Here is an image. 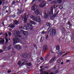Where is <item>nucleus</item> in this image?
Listing matches in <instances>:
<instances>
[{
  "instance_id": "obj_1",
  "label": "nucleus",
  "mask_w": 74,
  "mask_h": 74,
  "mask_svg": "<svg viewBox=\"0 0 74 74\" xmlns=\"http://www.w3.org/2000/svg\"><path fill=\"white\" fill-rule=\"evenodd\" d=\"M52 28H51L49 31V32H51V30H52V32H51V34L52 35V36H55V35H56L57 34L56 33V30L54 29H52Z\"/></svg>"
},
{
  "instance_id": "obj_2",
  "label": "nucleus",
  "mask_w": 74,
  "mask_h": 74,
  "mask_svg": "<svg viewBox=\"0 0 74 74\" xmlns=\"http://www.w3.org/2000/svg\"><path fill=\"white\" fill-rule=\"evenodd\" d=\"M13 41L14 44H15L19 42V39L16 37L15 38L13 39Z\"/></svg>"
},
{
  "instance_id": "obj_3",
  "label": "nucleus",
  "mask_w": 74,
  "mask_h": 74,
  "mask_svg": "<svg viewBox=\"0 0 74 74\" xmlns=\"http://www.w3.org/2000/svg\"><path fill=\"white\" fill-rule=\"evenodd\" d=\"M45 5V1H42L40 4L39 5V7H44Z\"/></svg>"
},
{
  "instance_id": "obj_4",
  "label": "nucleus",
  "mask_w": 74,
  "mask_h": 74,
  "mask_svg": "<svg viewBox=\"0 0 74 74\" xmlns=\"http://www.w3.org/2000/svg\"><path fill=\"white\" fill-rule=\"evenodd\" d=\"M35 21L38 22H41V17L40 16H38L35 19Z\"/></svg>"
},
{
  "instance_id": "obj_5",
  "label": "nucleus",
  "mask_w": 74,
  "mask_h": 74,
  "mask_svg": "<svg viewBox=\"0 0 74 74\" xmlns=\"http://www.w3.org/2000/svg\"><path fill=\"white\" fill-rule=\"evenodd\" d=\"M24 16L25 17L24 18V22L25 23H26V22H27V16L26 15V14L25 13L24 14Z\"/></svg>"
},
{
  "instance_id": "obj_6",
  "label": "nucleus",
  "mask_w": 74,
  "mask_h": 74,
  "mask_svg": "<svg viewBox=\"0 0 74 74\" xmlns=\"http://www.w3.org/2000/svg\"><path fill=\"white\" fill-rule=\"evenodd\" d=\"M48 50V46L47 45H45L43 47V51L44 52H46Z\"/></svg>"
},
{
  "instance_id": "obj_7",
  "label": "nucleus",
  "mask_w": 74,
  "mask_h": 74,
  "mask_svg": "<svg viewBox=\"0 0 74 74\" xmlns=\"http://www.w3.org/2000/svg\"><path fill=\"white\" fill-rule=\"evenodd\" d=\"M37 7H38L37 5H36V4L34 5L31 8L32 10H33V11H35L36 9V8H37Z\"/></svg>"
},
{
  "instance_id": "obj_8",
  "label": "nucleus",
  "mask_w": 74,
  "mask_h": 74,
  "mask_svg": "<svg viewBox=\"0 0 74 74\" xmlns=\"http://www.w3.org/2000/svg\"><path fill=\"white\" fill-rule=\"evenodd\" d=\"M18 12H17V14L19 15V14H21L22 13V8H20V9H18Z\"/></svg>"
},
{
  "instance_id": "obj_9",
  "label": "nucleus",
  "mask_w": 74,
  "mask_h": 74,
  "mask_svg": "<svg viewBox=\"0 0 74 74\" xmlns=\"http://www.w3.org/2000/svg\"><path fill=\"white\" fill-rule=\"evenodd\" d=\"M8 27H10L11 30H12V29L15 27V25H14V24H11L8 26Z\"/></svg>"
},
{
  "instance_id": "obj_10",
  "label": "nucleus",
  "mask_w": 74,
  "mask_h": 74,
  "mask_svg": "<svg viewBox=\"0 0 74 74\" xmlns=\"http://www.w3.org/2000/svg\"><path fill=\"white\" fill-rule=\"evenodd\" d=\"M13 25H18V24L19 23V21H17L16 20H15L14 21H13Z\"/></svg>"
},
{
  "instance_id": "obj_11",
  "label": "nucleus",
  "mask_w": 74,
  "mask_h": 74,
  "mask_svg": "<svg viewBox=\"0 0 74 74\" xmlns=\"http://www.w3.org/2000/svg\"><path fill=\"white\" fill-rule=\"evenodd\" d=\"M15 47L16 49H20L21 48V46L19 45H15Z\"/></svg>"
},
{
  "instance_id": "obj_12",
  "label": "nucleus",
  "mask_w": 74,
  "mask_h": 74,
  "mask_svg": "<svg viewBox=\"0 0 74 74\" xmlns=\"http://www.w3.org/2000/svg\"><path fill=\"white\" fill-rule=\"evenodd\" d=\"M27 26L30 30L33 29V26H32V25H30L29 23H28L27 24Z\"/></svg>"
},
{
  "instance_id": "obj_13",
  "label": "nucleus",
  "mask_w": 74,
  "mask_h": 74,
  "mask_svg": "<svg viewBox=\"0 0 74 74\" xmlns=\"http://www.w3.org/2000/svg\"><path fill=\"white\" fill-rule=\"evenodd\" d=\"M5 42V40L4 39H2L1 40H0V44H3Z\"/></svg>"
},
{
  "instance_id": "obj_14",
  "label": "nucleus",
  "mask_w": 74,
  "mask_h": 74,
  "mask_svg": "<svg viewBox=\"0 0 74 74\" xmlns=\"http://www.w3.org/2000/svg\"><path fill=\"white\" fill-rule=\"evenodd\" d=\"M59 12V10H58L56 14H53L52 16V17L55 18V17L58 14Z\"/></svg>"
},
{
  "instance_id": "obj_15",
  "label": "nucleus",
  "mask_w": 74,
  "mask_h": 74,
  "mask_svg": "<svg viewBox=\"0 0 74 74\" xmlns=\"http://www.w3.org/2000/svg\"><path fill=\"white\" fill-rule=\"evenodd\" d=\"M23 28L24 29L27 30H29V28H28V27L27 26V25H24Z\"/></svg>"
},
{
  "instance_id": "obj_16",
  "label": "nucleus",
  "mask_w": 74,
  "mask_h": 74,
  "mask_svg": "<svg viewBox=\"0 0 74 74\" xmlns=\"http://www.w3.org/2000/svg\"><path fill=\"white\" fill-rule=\"evenodd\" d=\"M63 54V52L61 51H59L58 52V57L60 56L61 55H62Z\"/></svg>"
},
{
  "instance_id": "obj_17",
  "label": "nucleus",
  "mask_w": 74,
  "mask_h": 74,
  "mask_svg": "<svg viewBox=\"0 0 74 74\" xmlns=\"http://www.w3.org/2000/svg\"><path fill=\"white\" fill-rule=\"evenodd\" d=\"M36 18L34 17V16H31V18L33 21H35Z\"/></svg>"
},
{
  "instance_id": "obj_18",
  "label": "nucleus",
  "mask_w": 74,
  "mask_h": 74,
  "mask_svg": "<svg viewBox=\"0 0 74 74\" xmlns=\"http://www.w3.org/2000/svg\"><path fill=\"white\" fill-rule=\"evenodd\" d=\"M44 15L45 18H48V14H47V13H45L44 14Z\"/></svg>"
},
{
  "instance_id": "obj_19",
  "label": "nucleus",
  "mask_w": 74,
  "mask_h": 74,
  "mask_svg": "<svg viewBox=\"0 0 74 74\" xmlns=\"http://www.w3.org/2000/svg\"><path fill=\"white\" fill-rule=\"evenodd\" d=\"M47 13L49 15H52L53 14V10H52L51 12H48Z\"/></svg>"
},
{
  "instance_id": "obj_20",
  "label": "nucleus",
  "mask_w": 74,
  "mask_h": 74,
  "mask_svg": "<svg viewBox=\"0 0 74 74\" xmlns=\"http://www.w3.org/2000/svg\"><path fill=\"white\" fill-rule=\"evenodd\" d=\"M55 60V57H54L53 58L50 60V62L51 63V62H52L54 61Z\"/></svg>"
},
{
  "instance_id": "obj_21",
  "label": "nucleus",
  "mask_w": 74,
  "mask_h": 74,
  "mask_svg": "<svg viewBox=\"0 0 74 74\" xmlns=\"http://www.w3.org/2000/svg\"><path fill=\"white\" fill-rule=\"evenodd\" d=\"M25 64H26V65H27L28 66H29V67H30V66H32V64L31 63H27Z\"/></svg>"
},
{
  "instance_id": "obj_22",
  "label": "nucleus",
  "mask_w": 74,
  "mask_h": 74,
  "mask_svg": "<svg viewBox=\"0 0 74 74\" xmlns=\"http://www.w3.org/2000/svg\"><path fill=\"white\" fill-rule=\"evenodd\" d=\"M67 23L68 25L69 26H70V27H71L72 25L70 23V21H68Z\"/></svg>"
},
{
  "instance_id": "obj_23",
  "label": "nucleus",
  "mask_w": 74,
  "mask_h": 74,
  "mask_svg": "<svg viewBox=\"0 0 74 74\" xmlns=\"http://www.w3.org/2000/svg\"><path fill=\"white\" fill-rule=\"evenodd\" d=\"M35 13L36 15H38V14H39L40 13V12H39V11H38V10H36V11L35 12Z\"/></svg>"
},
{
  "instance_id": "obj_24",
  "label": "nucleus",
  "mask_w": 74,
  "mask_h": 74,
  "mask_svg": "<svg viewBox=\"0 0 74 74\" xmlns=\"http://www.w3.org/2000/svg\"><path fill=\"white\" fill-rule=\"evenodd\" d=\"M44 74H49V73H48V72H47V71L46 72H45L44 73ZM50 74H55L53 73H50Z\"/></svg>"
},
{
  "instance_id": "obj_25",
  "label": "nucleus",
  "mask_w": 74,
  "mask_h": 74,
  "mask_svg": "<svg viewBox=\"0 0 74 74\" xmlns=\"http://www.w3.org/2000/svg\"><path fill=\"white\" fill-rule=\"evenodd\" d=\"M62 2V0H57V3H59V4H60Z\"/></svg>"
},
{
  "instance_id": "obj_26",
  "label": "nucleus",
  "mask_w": 74,
  "mask_h": 74,
  "mask_svg": "<svg viewBox=\"0 0 74 74\" xmlns=\"http://www.w3.org/2000/svg\"><path fill=\"white\" fill-rule=\"evenodd\" d=\"M60 49V47L59 45H58L56 47V50H59Z\"/></svg>"
},
{
  "instance_id": "obj_27",
  "label": "nucleus",
  "mask_w": 74,
  "mask_h": 74,
  "mask_svg": "<svg viewBox=\"0 0 74 74\" xmlns=\"http://www.w3.org/2000/svg\"><path fill=\"white\" fill-rule=\"evenodd\" d=\"M16 4V1H13L12 3V5H15Z\"/></svg>"
},
{
  "instance_id": "obj_28",
  "label": "nucleus",
  "mask_w": 74,
  "mask_h": 74,
  "mask_svg": "<svg viewBox=\"0 0 74 74\" xmlns=\"http://www.w3.org/2000/svg\"><path fill=\"white\" fill-rule=\"evenodd\" d=\"M29 23L31 24H32V25H34V22L32 20L30 21Z\"/></svg>"
},
{
  "instance_id": "obj_29",
  "label": "nucleus",
  "mask_w": 74,
  "mask_h": 74,
  "mask_svg": "<svg viewBox=\"0 0 74 74\" xmlns=\"http://www.w3.org/2000/svg\"><path fill=\"white\" fill-rule=\"evenodd\" d=\"M21 63H22V62L20 61H19L18 62L17 64L19 66H21Z\"/></svg>"
},
{
  "instance_id": "obj_30",
  "label": "nucleus",
  "mask_w": 74,
  "mask_h": 74,
  "mask_svg": "<svg viewBox=\"0 0 74 74\" xmlns=\"http://www.w3.org/2000/svg\"><path fill=\"white\" fill-rule=\"evenodd\" d=\"M23 55V58H26V57H27V54H24Z\"/></svg>"
},
{
  "instance_id": "obj_31",
  "label": "nucleus",
  "mask_w": 74,
  "mask_h": 74,
  "mask_svg": "<svg viewBox=\"0 0 74 74\" xmlns=\"http://www.w3.org/2000/svg\"><path fill=\"white\" fill-rule=\"evenodd\" d=\"M11 46H12V45H10L8 47V50H10V49H11Z\"/></svg>"
},
{
  "instance_id": "obj_32",
  "label": "nucleus",
  "mask_w": 74,
  "mask_h": 74,
  "mask_svg": "<svg viewBox=\"0 0 74 74\" xmlns=\"http://www.w3.org/2000/svg\"><path fill=\"white\" fill-rule=\"evenodd\" d=\"M3 8H4L3 9V10H6V9H7V7H6V6H3Z\"/></svg>"
},
{
  "instance_id": "obj_33",
  "label": "nucleus",
  "mask_w": 74,
  "mask_h": 74,
  "mask_svg": "<svg viewBox=\"0 0 74 74\" xmlns=\"http://www.w3.org/2000/svg\"><path fill=\"white\" fill-rule=\"evenodd\" d=\"M21 33H22V34H25V31H23V30H21Z\"/></svg>"
},
{
  "instance_id": "obj_34",
  "label": "nucleus",
  "mask_w": 74,
  "mask_h": 74,
  "mask_svg": "<svg viewBox=\"0 0 74 74\" xmlns=\"http://www.w3.org/2000/svg\"><path fill=\"white\" fill-rule=\"evenodd\" d=\"M46 25H47V26H51V24H50L48 23H46Z\"/></svg>"
},
{
  "instance_id": "obj_35",
  "label": "nucleus",
  "mask_w": 74,
  "mask_h": 74,
  "mask_svg": "<svg viewBox=\"0 0 74 74\" xmlns=\"http://www.w3.org/2000/svg\"><path fill=\"white\" fill-rule=\"evenodd\" d=\"M5 39L6 40V43H7L8 42V39L5 38Z\"/></svg>"
},
{
  "instance_id": "obj_36",
  "label": "nucleus",
  "mask_w": 74,
  "mask_h": 74,
  "mask_svg": "<svg viewBox=\"0 0 74 74\" xmlns=\"http://www.w3.org/2000/svg\"><path fill=\"white\" fill-rule=\"evenodd\" d=\"M57 62L59 63H60V62H61V60L60 59L58 60H57Z\"/></svg>"
},
{
  "instance_id": "obj_37",
  "label": "nucleus",
  "mask_w": 74,
  "mask_h": 74,
  "mask_svg": "<svg viewBox=\"0 0 74 74\" xmlns=\"http://www.w3.org/2000/svg\"><path fill=\"white\" fill-rule=\"evenodd\" d=\"M24 35L25 36H27V32L25 31V33H24Z\"/></svg>"
},
{
  "instance_id": "obj_38",
  "label": "nucleus",
  "mask_w": 74,
  "mask_h": 74,
  "mask_svg": "<svg viewBox=\"0 0 74 74\" xmlns=\"http://www.w3.org/2000/svg\"><path fill=\"white\" fill-rule=\"evenodd\" d=\"M15 16H16V15L15 14H13L12 16V18H15Z\"/></svg>"
},
{
  "instance_id": "obj_39",
  "label": "nucleus",
  "mask_w": 74,
  "mask_h": 74,
  "mask_svg": "<svg viewBox=\"0 0 74 74\" xmlns=\"http://www.w3.org/2000/svg\"><path fill=\"white\" fill-rule=\"evenodd\" d=\"M60 8L61 9H62V8H63V6H62V5H60Z\"/></svg>"
},
{
  "instance_id": "obj_40",
  "label": "nucleus",
  "mask_w": 74,
  "mask_h": 74,
  "mask_svg": "<svg viewBox=\"0 0 74 74\" xmlns=\"http://www.w3.org/2000/svg\"><path fill=\"white\" fill-rule=\"evenodd\" d=\"M47 33V32H45L44 31H43L41 33V34H45V33Z\"/></svg>"
},
{
  "instance_id": "obj_41",
  "label": "nucleus",
  "mask_w": 74,
  "mask_h": 74,
  "mask_svg": "<svg viewBox=\"0 0 74 74\" xmlns=\"http://www.w3.org/2000/svg\"><path fill=\"white\" fill-rule=\"evenodd\" d=\"M37 1V0H34L32 1V2L31 3V4H33L34 2H35V1Z\"/></svg>"
},
{
  "instance_id": "obj_42",
  "label": "nucleus",
  "mask_w": 74,
  "mask_h": 74,
  "mask_svg": "<svg viewBox=\"0 0 74 74\" xmlns=\"http://www.w3.org/2000/svg\"><path fill=\"white\" fill-rule=\"evenodd\" d=\"M69 52H69L67 53H66L65 54H64L62 56H65V55H67V54H68V53H69Z\"/></svg>"
},
{
  "instance_id": "obj_43",
  "label": "nucleus",
  "mask_w": 74,
  "mask_h": 74,
  "mask_svg": "<svg viewBox=\"0 0 74 74\" xmlns=\"http://www.w3.org/2000/svg\"><path fill=\"white\" fill-rule=\"evenodd\" d=\"M48 38H49V36H48V35H47L46 38V39L48 40Z\"/></svg>"
},
{
  "instance_id": "obj_44",
  "label": "nucleus",
  "mask_w": 74,
  "mask_h": 74,
  "mask_svg": "<svg viewBox=\"0 0 74 74\" xmlns=\"http://www.w3.org/2000/svg\"><path fill=\"white\" fill-rule=\"evenodd\" d=\"M2 52H3V51L2 50H0V53H2Z\"/></svg>"
},
{
  "instance_id": "obj_45",
  "label": "nucleus",
  "mask_w": 74,
  "mask_h": 74,
  "mask_svg": "<svg viewBox=\"0 0 74 74\" xmlns=\"http://www.w3.org/2000/svg\"><path fill=\"white\" fill-rule=\"evenodd\" d=\"M9 36H11V32H9Z\"/></svg>"
},
{
  "instance_id": "obj_46",
  "label": "nucleus",
  "mask_w": 74,
  "mask_h": 74,
  "mask_svg": "<svg viewBox=\"0 0 74 74\" xmlns=\"http://www.w3.org/2000/svg\"><path fill=\"white\" fill-rule=\"evenodd\" d=\"M65 30H65V29L63 27L62 29V31L64 32Z\"/></svg>"
},
{
  "instance_id": "obj_47",
  "label": "nucleus",
  "mask_w": 74,
  "mask_h": 74,
  "mask_svg": "<svg viewBox=\"0 0 74 74\" xmlns=\"http://www.w3.org/2000/svg\"><path fill=\"white\" fill-rule=\"evenodd\" d=\"M40 60H44V59H43V58H40Z\"/></svg>"
},
{
  "instance_id": "obj_48",
  "label": "nucleus",
  "mask_w": 74,
  "mask_h": 74,
  "mask_svg": "<svg viewBox=\"0 0 74 74\" xmlns=\"http://www.w3.org/2000/svg\"><path fill=\"white\" fill-rule=\"evenodd\" d=\"M2 4V1L1 0H0V5H1Z\"/></svg>"
},
{
  "instance_id": "obj_49",
  "label": "nucleus",
  "mask_w": 74,
  "mask_h": 74,
  "mask_svg": "<svg viewBox=\"0 0 74 74\" xmlns=\"http://www.w3.org/2000/svg\"><path fill=\"white\" fill-rule=\"evenodd\" d=\"M23 60H24V61H25V62H26V61L27 62H28V60H24V59H23Z\"/></svg>"
},
{
  "instance_id": "obj_50",
  "label": "nucleus",
  "mask_w": 74,
  "mask_h": 74,
  "mask_svg": "<svg viewBox=\"0 0 74 74\" xmlns=\"http://www.w3.org/2000/svg\"><path fill=\"white\" fill-rule=\"evenodd\" d=\"M11 71H8V73H10V72Z\"/></svg>"
},
{
  "instance_id": "obj_51",
  "label": "nucleus",
  "mask_w": 74,
  "mask_h": 74,
  "mask_svg": "<svg viewBox=\"0 0 74 74\" xmlns=\"http://www.w3.org/2000/svg\"><path fill=\"white\" fill-rule=\"evenodd\" d=\"M51 26L49 27L48 28V30H49V29H51Z\"/></svg>"
},
{
  "instance_id": "obj_52",
  "label": "nucleus",
  "mask_w": 74,
  "mask_h": 74,
  "mask_svg": "<svg viewBox=\"0 0 74 74\" xmlns=\"http://www.w3.org/2000/svg\"><path fill=\"white\" fill-rule=\"evenodd\" d=\"M8 36V35H7V34L6 35V36L5 37V38H7V37Z\"/></svg>"
},
{
  "instance_id": "obj_53",
  "label": "nucleus",
  "mask_w": 74,
  "mask_h": 74,
  "mask_svg": "<svg viewBox=\"0 0 74 74\" xmlns=\"http://www.w3.org/2000/svg\"><path fill=\"white\" fill-rule=\"evenodd\" d=\"M25 64V62H24L23 63H22V64H21V65H23V64Z\"/></svg>"
},
{
  "instance_id": "obj_54",
  "label": "nucleus",
  "mask_w": 74,
  "mask_h": 74,
  "mask_svg": "<svg viewBox=\"0 0 74 74\" xmlns=\"http://www.w3.org/2000/svg\"><path fill=\"white\" fill-rule=\"evenodd\" d=\"M57 5H54V8H56V7H57Z\"/></svg>"
},
{
  "instance_id": "obj_55",
  "label": "nucleus",
  "mask_w": 74,
  "mask_h": 74,
  "mask_svg": "<svg viewBox=\"0 0 74 74\" xmlns=\"http://www.w3.org/2000/svg\"><path fill=\"white\" fill-rule=\"evenodd\" d=\"M40 40V41H41V40H42V37H41Z\"/></svg>"
},
{
  "instance_id": "obj_56",
  "label": "nucleus",
  "mask_w": 74,
  "mask_h": 74,
  "mask_svg": "<svg viewBox=\"0 0 74 74\" xmlns=\"http://www.w3.org/2000/svg\"><path fill=\"white\" fill-rule=\"evenodd\" d=\"M64 20H65L66 21H67V18H64Z\"/></svg>"
},
{
  "instance_id": "obj_57",
  "label": "nucleus",
  "mask_w": 74,
  "mask_h": 74,
  "mask_svg": "<svg viewBox=\"0 0 74 74\" xmlns=\"http://www.w3.org/2000/svg\"><path fill=\"white\" fill-rule=\"evenodd\" d=\"M23 28V26H21L20 27V29H22V28Z\"/></svg>"
},
{
  "instance_id": "obj_58",
  "label": "nucleus",
  "mask_w": 74,
  "mask_h": 74,
  "mask_svg": "<svg viewBox=\"0 0 74 74\" xmlns=\"http://www.w3.org/2000/svg\"><path fill=\"white\" fill-rule=\"evenodd\" d=\"M3 26H4V22H3L2 23Z\"/></svg>"
},
{
  "instance_id": "obj_59",
  "label": "nucleus",
  "mask_w": 74,
  "mask_h": 74,
  "mask_svg": "<svg viewBox=\"0 0 74 74\" xmlns=\"http://www.w3.org/2000/svg\"><path fill=\"white\" fill-rule=\"evenodd\" d=\"M72 40H73L74 41V37L72 38Z\"/></svg>"
},
{
  "instance_id": "obj_60",
  "label": "nucleus",
  "mask_w": 74,
  "mask_h": 74,
  "mask_svg": "<svg viewBox=\"0 0 74 74\" xmlns=\"http://www.w3.org/2000/svg\"><path fill=\"white\" fill-rule=\"evenodd\" d=\"M3 34V33H2V32H1V33H0V36H1V34Z\"/></svg>"
},
{
  "instance_id": "obj_61",
  "label": "nucleus",
  "mask_w": 74,
  "mask_h": 74,
  "mask_svg": "<svg viewBox=\"0 0 74 74\" xmlns=\"http://www.w3.org/2000/svg\"><path fill=\"white\" fill-rule=\"evenodd\" d=\"M22 40H23L24 41H25V39L23 38H22Z\"/></svg>"
},
{
  "instance_id": "obj_62",
  "label": "nucleus",
  "mask_w": 74,
  "mask_h": 74,
  "mask_svg": "<svg viewBox=\"0 0 74 74\" xmlns=\"http://www.w3.org/2000/svg\"><path fill=\"white\" fill-rule=\"evenodd\" d=\"M8 10H6V11H5V12H6V13H8Z\"/></svg>"
},
{
  "instance_id": "obj_63",
  "label": "nucleus",
  "mask_w": 74,
  "mask_h": 74,
  "mask_svg": "<svg viewBox=\"0 0 74 74\" xmlns=\"http://www.w3.org/2000/svg\"><path fill=\"white\" fill-rule=\"evenodd\" d=\"M18 37H19V38H21V36L20 35H18Z\"/></svg>"
},
{
  "instance_id": "obj_64",
  "label": "nucleus",
  "mask_w": 74,
  "mask_h": 74,
  "mask_svg": "<svg viewBox=\"0 0 74 74\" xmlns=\"http://www.w3.org/2000/svg\"><path fill=\"white\" fill-rule=\"evenodd\" d=\"M40 69H42V66H40Z\"/></svg>"
}]
</instances>
